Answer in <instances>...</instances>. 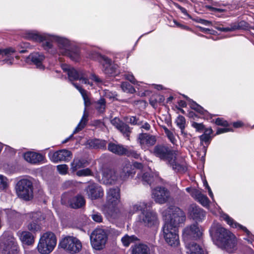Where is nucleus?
Instances as JSON below:
<instances>
[{"label": "nucleus", "instance_id": "1", "mask_svg": "<svg viewBox=\"0 0 254 254\" xmlns=\"http://www.w3.org/2000/svg\"><path fill=\"white\" fill-rule=\"evenodd\" d=\"M164 224L162 228L163 238L170 246L176 248L180 245L178 227L186 220L185 213L179 207L171 206L163 214Z\"/></svg>", "mask_w": 254, "mask_h": 254}, {"label": "nucleus", "instance_id": "2", "mask_svg": "<svg viewBox=\"0 0 254 254\" xmlns=\"http://www.w3.org/2000/svg\"><path fill=\"white\" fill-rule=\"evenodd\" d=\"M211 233L213 241L218 247L229 253L236 250L237 239L230 231L219 224H214L211 227Z\"/></svg>", "mask_w": 254, "mask_h": 254}, {"label": "nucleus", "instance_id": "3", "mask_svg": "<svg viewBox=\"0 0 254 254\" xmlns=\"http://www.w3.org/2000/svg\"><path fill=\"white\" fill-rule=\"evenodd\" d=\"M26 38L29 40L42 42L45 50L49 51L52 47V42H56L58 46L62 49L66 50L69 46V41L65 38L47 34H39L35 32H28Z\"/></svg>", "mask_w": 254, "mask_h": 254}, {"label": "nucleus", "instance_id": "4", "mask_svg": "<svg viewBox=\"0 0 254 254\" xmlns=\"http://www.w3.org/2000/svg\"><path fill=\"white\" fill-rule=\"evenodd\" d=\"M153 154L161 159L165 160L175 171L184 172L187 168L184 165L178 163L176 161V154L175 151L171 150L168 147L162 145H157L153 149Z\"/></svg>", "mask_w": 254, "mask_h": 254}, {"label": "nucleus", "instance_id": "5", "mask_svg": "<svg viewBox=\"0 0 254 254\" xmlns=\"http://www.w3.org/2000/svg\"><path fill=\"white\" fill-rule=\"evenodd\" d=\"M57 244L55 235L50 232L44 233L40 237L37 249L41 254H49L55 249Z\"/></svg>", "mask_w": 254, "mask_h": 254}, {"label": "nucleus", "instance_id": "6", "mask_svg": "<svg viewBox=\"0 0 254 254\" xmlns=\"http://www.w3.org/2000/svg\"><path fill=\"white\" fill-rule=\"evenodd\" d=\"M108 235L107 229L98 228L94 230L90 236L92 247L97 250L103 249L107 242Z\"/></svg>", "mask_w": 254, "mask_h": 254}, {"label": "nucleus", "instance_id": "7", "mask_svg": "<svg viewBox=\"0 0 254 254\" xmlns=\"http://www.w3.org/2000/svg\"><path fill=\"white\" fill-rule=\"evenodd\" d=\"M18 196L24 200H29L33 196V187L32 182L27 179L19 180L15 187Z\"/></svg>", "mask_w": 254, "mask_h": 254}, {"label": "nucleus", "instance_id": "8", "mask_svg": "<svg viewBox=\"0 0 254 254\" xmlns=\"http://www.w3.org/2000/svg\"><path fill=\"white\" fill-rule=\"evenodd\" d=\"M203 234L202 228L197 224H193L186 227L183 230L182 237L184 242H192L199 239Z\"/></svg>", "mask_w": 254, "mask_h": 254}, {"label": "nucleus", "instance_id": "9", "mask_svg": "<svg viewBox=\"0 0 254 254\" xmlns=\"http://www.w3.org/2000/svg\"><path fill=\"white\" fill-rule=\"evenodd\" d=\"M18 246L14 238L2 236L0 238V254H16Z\"/></svg>", "mask_w": 254, "mask_h": 254}, {"label": "nucleus", "instance_id": "10", "mask_svg": "<svg viewBox=\"0 0 254 254\" xmlns=\"http://www.w3.org/2000/svg\"><path fill=\"white\" fill-rule=\"evenodd\" d=\"M60 246L71 254L78 253L82 248L81 242L72 236H67L63 239L60 243Z\"/></svg>", "mask_w": 254, "mask_h": 254}, {"label": "nucleus", "instance_id": "11", "mask_svg": "<svg viewBox=\"0 0 254 254\" xmlns=\"http://www.w3.org/2000/svg\"><path fill=\"white\" fill-rule=\"evenodd\" d=\"M139 221L145 226L152 227L157 226L159 224V220L157 214L156 212L145 209L139 215Z\"/></svg>", "mask_w": 254, "mask_h": 254}, {"label": "nucleus", "instance_id": "12", "mask_svg": "<svg viewBox=\"0 0 254 254\" xmlns=\"http://www.w3.org/2000/svg\"><path fill=\"white\" fill-rule=\"evenodd\" d=\"M108 149L110 152L119 155H125L134 158L139 157V154L136 151L128 149L120 144L110 142L108 144Z\"/></svg>", "mask_w": 254, "mask_h": 254}, {"label": "nucleus", "instance_id": "13", "mask_svg": "<svg viewBox=\"0 0 254 254\" xmlns=\"http://www.w3.org/2000/svg\"><path fill=\"white\" fill-rule=\"evenodd\" d=\"M142 164L138 163H134L132 164L129 161H126L123 164V167L121 170L120 179L121 180H126L129 177H132L135 174V168H142Z\"/></svg>", "mask_w": 254, "mask_h": 254}, {"label": "nucleus", "instance_id": "14", "mask_svg": "<svg viewBox=\"0 0 254 254\" xmlns=\"http://www.w3.org/2000/svg\"><path fill=\"white\" fill-rule=\"evenodd\" d=\"M67 200L69 206L74 209L81 208L85 204V200L81 195L71 196L67 193L64 194L62 198V203H65Z\"/></svg>", "mask_w": 254, "mask_h": 254}, {"label": "nucleus", "instance_id": "15", "mask_svg": "<svg viewBox=\"0 0 254 254\" xmlns=\"http://www.w3.org/2000/svg\"><path fill=\"white\" fill-rule=\"evenodd\" d=\"M120 202V190L119 188H110L107 192V205L112 209Z\"/></svg>", "mask_w": 254, "mask_h": 254}, {"label": "nucleus", "instance_id": "16", "mask_svg": "<svg viewBox=\"0 0 254 254\" xmlns=\"http://www.w3.org/2000/svg\"><path fill=\"white\" fill-rule=\"evenodd\" d=\"M152 195L157 203L163 204L168 201L170 193L165 188L157 187L152 190Z\"/></svg>", "mask_w": 254, "mask_h": 254}, {"label": "nucleus", "instance_id": "17", "mask_svg": "<svg viewBox=\"0 0 254 254\" xmlns=\"http://www.w3.org/2000/svg\"><path fill=\"white\" fill-rule=\"evenodd\" d=\"M137 142L140 144L141 148L144 150L154 145L156 142V137L147 133H140L137 137Z\"/></svg>", "mask_w": 254, "mask_h": 254}, {"label": "nucleus", "instance_id": "18", "mask_svg": "<svg viewBox=\"0 0 254 254\" xmlns=\"http://www.w3.org/2000/svg\"><path fill=\"white\" fill-rule=\"evenodd\" d=\"M51 160L55 163L66 161L71 158L72 153L66 149H62L56 152L50 151L48 154Z\"/></svg>", "mask_w": 254, "mask_h": 254}, {"label": "nucleus", "instance_id": "19", "mask_svg": "<svg viewBox=\"0 0 254 254\" xmlns=\"http://www.w3.org/2000/svg\"><path fill=\"white\" fill-rule=\"evenodd\" d=\"M68 76L70 81L79 80H82V83L85 84L90 85L91 86L93 85V84L87 78V76L82 71H77L74 68L72 67L68 72Z\"/></svg>", "mask_w": 254, "mask_h": 254}, {"label": "nucleus", "instance_id": "20", "mask_svg": "<svg viewBox=\"0 0 254 254\" xmlns=\"http://www.w3.org/2000/svg\"><path fill=\"white\" fill-rule=\"evenodd\" d=\"M189 215L196 222H201L205 216V212L195 204H192L189 208Z\"/></svg>", "mask_w": 254, "mask_h": 254}, {"label": "nucleus", "instance_id": "21", "mask_svg": "<svg viewBox=\"0 0 254 254\" xmlns=\"http://www.w3.org/2000/svg\"><path fill=\"white\" fill-rule=\"evenodd\" d=\"M186 190L193 198L203 206H207L209 205V200L208 197L203 194L199 190L190 188H187Z\"/></svg>", "mask_w": 254, "mask_h": 254}, {"label": "nucleus", "instance_id": "22", "mask_svg": "<svg viewBox=\"0 0 254 254\" xmlns=\"http://www.w3.org/2000/svg\"><path fill=\"white\" fill-rule=\"evenodd\" d=\"M88 197L91 199H95L103 195V190L101 187L95 183L90 184L86 189Z\"/></svg>", "mask_w": 254, "mask_h": 254}, {"label": "nucleus", "instance_id": "23", "mask_svg": "<svg viewBox=\"0 0 254 254\" xmlns=\"http://www.w3.org/2000/svg\"><path fill=\"white\" fill-rule=\"evenodd\" d=\"M102 63L105 73L109 75H114L117 73V65L112 64L111 61L108 58L103 57L101 58Z\"/></svg>", "mask_w": 254, "mask_h": 254}, {"label": "nucleus", "instance_id": "24", "mask_svg": "<svg viewBox=\"0 0 254 254\" xmlns=\"http://www.w3.org/2000/svg\"><path fill=\"white\" fill-rule=\"evenodd\" d=\"M17 236L23 245L31 246L35 242V236L27 231H19Z\"/></svg>", "mask_w": 254, "mask_h": 254}, {"label": "nucleus", "instance_id": "25", "mask_svg": "<svg viewBox=\"0 0 254 254\" xmlns=\"http://www.w3.org/2000/svg\"><path fill=\"white\" fill-rule=\"evenodd\" d=\"M186 254H203L202 248L194 242H184Z\"/></svg>", "mask_w": 254, "mask_h": 254}, {"label": "nucleus", "instance_id": "26", "mask_svg": "<svg viewBox=\"0 0 254 254\" xmlns=\"http://www.w3.org/2000/svg\"><path fill=\"white\" fill-rule=\"evenodd\" d=\"M24 159L31 164H37L43 162L44 157L37 153L28 152L24 154Z\"/></svg>", "mask_w": 254, "mask_h": 254}, {"label": "nucleus", "instance_id": "27", "mask_svg": "<svg viewBox=\"0 0 254 254\" xmlns=\"http://www.w3.org/2000/svg\"><path fill=\"white\" fill-rule=\"evenodd\" d=\"M29 59L40 69H44L45 66L43 63L45 60V56L39 53H34L29 56Z\"/></svg>", "mask_w": 254, "mask_h": 254}, {"label": "nucleus", "instance_id": "28", "mask_svg": "<svg viewBox=\"0 0 254 254\" xmlns=\"http://www.w3.org/2000/svg\"><path fill=\"white\" fill-rule=\"evenodd\" d=\"M37 214L34 213L28 215L29 217H31L33 220L27 223L26 228L29 231H31L33 233H35L40 231L41 228V225L39 223L38 221L37 220H35V218H37Z\"/></svg>", "mask_w": 254, "mask_h": 254}, {"label": "nucleus", "instance_id": "29", "mask_svg": "<svg viewBox=\"0 0 254 254\" xmlns=\"http://www.w3.org/2000/svg\"><path fill=\"white\" fill-rule=\"evenodd\" d=\"M152 204V202H139L134 204L130 206L129 213L132 214L138 211H141V212L145 209H147L151 206Z\"/></svg>", "mask_w": 254, "mask_h": 254}, {"label": "nucleus", "instance_id": "30", "mask_svg": "<svg viewBox=\"0 0 254 254\" xmlns=\"http://www.w3.org/2000/svg\"><path fill=\"white\" fill-rule=\"evenodd\" d=\"M131 254H150L149 247L143 244H138L131 246Z\"/></svg>", "mask_w": 254, "mask_h": 254}, {"label": "nucleus", "instance_id": "31", "mask_svg": "<svg viewBox=\"0 0 254 254\" xmlns=\"http://www.w3.org/2000/svg\"><path fill=\"white\" fill-rule=\"evenodd\" d=\"M222 218L226 221L227 224L233 228L241 229L246 232L248 236L251 234V232L247 229V228L241 224H238L235 222L232 218L230 217L227 214H223L222 215Z\"/></svg>", "mask_w": 254, "mask_h": 254}, {"label": "nucleus", "instance_id": "32", "mask_svg": "<svg viewBox=\"0 0 254 254\" xmlns=\"http://www.w3.org/2000/svg\"><path fill=\"white\" fill-rule=\"evenodd\" d=\"M86 160L81 158H74L71 164V170L72 172L76 171L78 169L83 168L88 165Z\"/></svg>", "mask_w": 254, "mask_h": 254}, {"label": "nucleus", "instance_id": "33", "mask_svg": "<svg viewBox=\"0 0 254 254\" xmlns=\"http://www.w3.org/2000/svg\"><path fill=\"white\" fill-rule=\"evenodd\" d=\"M114 175V170L110 169H106L102 174V181L103 183L107 185L113 184V180L114 179H111Z\"/></svg>", "mask_w": 254, "mask_h": 254}, {"label": "nucleus", "instance_id": "34", "mask_svg": "<svg viewBox=\"0 0 254 254\" xmlns=\"http://www.w3.org/2000/svg\"><path fill=\"white\" fill-rule=\"evenodd\" d=\"M212 129L211 128H207L205 130V131L203 134L199 136L200 140V144L204 145V143L205 144L208 145L211 140V134L212 133Z\"/></svg>", "mask_w": 254, "mask_h": 254}, {"label": "nucleus", "instance_id": "35", "mask_svg": "<svg viewBox=\"0 0 254 254\" xmlns=\"http://www.w3.org/2000/svg\"><path fill=\"white\" fill-rule=\"evenodd\" d=\"M138 240L137 237L134 235H125L121 239L122 243L124 246L127 247L131 243H134Z\"/></svg>", "mask_w": 254, "mask_h": 254}, {"label": "nucleus", "instance_id": "36", "mask_svg": "<svg viewBox=\"0 0 254 254\" xmlns=\"http://www.w3.org/2000/svg\"><path fill=\"white\" fill-rule=\"evenodd\" d=\"M72 84L79 91V92L81 94L82 98L84 100L85 106L86 107L89 106L90 104V101L89 98H88L87 91L82 89L76 83L72 82Z\"/></svg>", "mask_w": 254, "mask_h": 254}, {"label": "nucleus", "instance_id": "37", "mask_svg": "<svg viewBox=\"0 0 254 254\" xmlns=\"http://www.w3.org/2000/svg\"><path fill=\"white\" fill-rule=\"evenodd\" d=\"M89 146L93 148L103 149L106 147V141L100 139H94L89 141Z\"/></svg>", "mask_w": 254, "mask_h": 254}, {"label": "nucleus", "instance_id": "38", "mask_svg": "<svg viewBox=\"0 0 254 254\" xmlns=\"http://www.w3.org/2000/svg\"><path fill=\"white\" fill-rule=\"evenodd\" d=\"M88 115L87 113L85 112V111L80 122L78 124L76 127L75 128L74 130L73 131V134L78 132L80 130H82L85 127L88 121Z\"/></svg>", "mask_w": 254, "mask_h": 254}, {"label": "nucleus", "instance_id": "39", "mask_svg": "<svg viewBox=\"0 0 254 254\" xmlns=\"http://www.w3.org/2000/svg\"><path fill=\"white\" fill-rule=\"evenodd\" d=\"M137 177L144 185H150L153 180V176L148 173H144L143 175L138 174Z\"/></svg>", "mask_w": 254, "mask_h": 254}, {"label": "nucleus", "instance_id": "40", "mask_svg": "<svg viewBox=\"0 0 254 254\" xmlns=\"http://www.w3.org/2000/svg\"><path fill=\"white\" fill-rule=\"evenodd\" d=\"M95 108L100 113H103L106 108V101L104 98H100L95 103Z\"/></svg>", "mask_w": 254, "mask_h": 254}, {"label": "nucleus", "instance_id": "41", "mask_svg": "<svg viewBox=\"0 0 254 254\" xmlns=\"http://www.w3.org/2000/svg\"><path fill=\"white\" fill-rule=\"evenodd\" d=\"M214 27L221 31L223 32H229V31H232L236 29H237L239 27V26L236 24H233L231 25L230 26L224 27L223 26H215Z\"/></svg>", "mask_w": 254, "mask_h": 254}, {"label": "nucleus", "instance_id": "42", "mask_svg": "<svg viewBox=\"0 0 254 254\" xmlns=\"http://www.w3.org/2000/svg\"><path fill=\"white\" fill-rule=\"evenodd\" d=\"M118 129L124 134L125 136L128 138L130 133V129L127 125L123 123Z\"/></svg>", "mask_w": 254, "mask_h": 254}, {"label": "nucleus", "instance_id": "43", "mask_svg": "<svg viewBox=\"0 0 254 254\" xmlns=\"http://www.w3.org/2000/svg\"><path fill=\"white\" fill-rule=\"evenodd\" d=\"M164 130L166 135H167L170 141L173 144H175L177 142V140L172 131L169 130L167 127H164Z\"/></svg>", "mask_w": 254, "mask_h": 254}, {"label": "nucleus", "instance_id": "44", "mask_svg": "<svg viewBox=\"0 0 254 254\" xmlns=\"http://www.w3.org/2000/svg\"><path fill=\"white\" fill-rule=\"evenodd\" d=\"M176 123L181 129H185L186 120L183 116L179 115L176 120Z\"/></svg>", "mask_w": 254, "mask_h": 254}, {"label": "nucleus", "instance_id": "45", "mask_svg": "<svg viewBox=\"0 0 254 254\" xmlns=\"http://www.w3.org/2000/svg\"><path fill=\"white\" fill-rule=\"evenodd\" d=\"M122 90L126 92L133 93L134 91L132 86L127 82H123L121 84Z\"/></svg>", "mask_w": 254, "mask_h": 254}, {"label": "nucleus", "instance_id": "46", "mask_svg": "<svg viewBox=\"0 0 254 254\" xmlns=\"http://www.w3.org/2000/svg\"><path fill=\"white\" fill-rule=\"evenodd\" d=\"M15 52L16 50L12 47H9L4 49H0V55L6 56L9 57V56L14 53Z\"/></svg>", "mask_w": 254, "mask_h": 254}, {"label": "nucleus", "instance_id": "47", "mask_svg": "<svg viewBox=\"0 0 254 254\" xmlns=\"http://www.w3.org/2000/svg\"><path fill=\"white\" fill-rule=\"evenodd\" d=\"M8 185L7 178L4 176L0 174V190L5 189Z\"/></svg>", "mask_w": 254, "mask_h": 254}, {"label": "nucleus", "instance_id": "48", "mask_svg": "<svg viewBox=\"0 0 254 254\" xmlns=\"http://www.w3.org/2000/svg\"><path fill=\"white\" fill-rule=\"evenodd\" d=\"M76 175L78 176H87L91 175V171L88 169H84L79 170L76 172Z\"/></svg>", "mask_w": 254, "mask_h": 254}, {"label": "nucleus", "instance_id": "49", "mask_svg": "<svg viewBox=\"0 0 254 254\" xmlns=\"http://www.w3.org/2000/svg\"><path fill=\"white\" fill-rule=\"evenodd\" d=\"M68 166L65 164L59 165L57 166V169L59 172L62 175H64L67 173Z\"/></svg>", "mask_w": 254, "mask_h": 254}, {"label": "nucleus", "instance_id": "50", "mask_svg": "<svg viewBox=\"0 0 254 254\" xmlns=\"http://www.w3.org/2000/svg\"><path fill=\"white\" fill-rule=\"evenodd\" d=\"M190 107L192 109L196 111L197 112L201 114H204V109L200 106L196 104L195 102L192 101V103L190 104Z\"/></svg>", "mask_w": 254, "mask_h": 254}, {"label": "nucleus", "instance_id": "51", "mask_svg": "<svg viewBox=\"0 0 254 254\" xmlns=\"http://www.w3.org/2000/svg\"><path fill=\"white\" fill-rule=\"evenodd\" d=\"M91 217L94 221L98 223L101 222L103 220L102 215L98 212H94L91 215Z\"/></svg>", "mask_w": 254, "mask_h": 254}, {"label": "nucleus", "instance_id": "52", "mask_svg": "<svg viewBox=\"0 0 254 254\" xmlns=\"http://www.w3.org/2000/svg\"><path fill=\"white\" fill-rule=\"evenodd\" d=\"M89 78L94 81L97 85H100L103 83V80L95 74H91Z\"/></svg>", "mask_w": 254, "mask_h": 254}, {"label": "nucleus", "instance_id": "53", "mask_svg": "<svg viewBox=\"0 0 254 254\" xmlns=\"http://www.w3.org/2000/svg\"><path fill=\"white\" fill-rule=\"evenodd\" d=\"M111 122L112 124L114 126H115L118 129L124 123L118 118H115L114 119L111 120Z\"/></svg>", "mask_w": 254, "mask_h": 254}, {"label": "nucleus", "instance_id": "54", "mask_svg": "<svg viewBox=\"0 0 254 254\" xmlns=\"http://www.w3.org/2000/svg\"><path fill=\"white\" fill-rule=\"evenodd\" d=\"M113 176L111 179H114V180H113V184L116 183H121L124 180H121L120 179V173L118 174L116 172L114 171V175Z\"/></svg>", "mask_w": 254, "mask_h": 254}, {"label": "nucleus", "instance_id": "55", "mask_svg": "<svg viewBox=\"0 0 254 254\" xmlns=\"http://www.w3.org/2000/svg\"><path fill=\"white\" fill-rule=\"evenodd\" d=\"M191 126L195 128L197 131H201L203 130L204 127L202 124L197 123L196 122H192Z\"/></svg>", "mask_w": 254, "mask_h": 254}, {"label": "nucleus", "instance_id": "56", "mask_svg": "<svg viewBox=\"0 0 254 254\" xmlns=\"http://www.w3.org/2000/svg\"><path fill=\"white\" fill-rule=\"evenodd\" d=\"M215 124L219 126H228V123L226 121L224 120L222 118H217L215 120Z\"/></svg>", "mask_w": 254, "mask_h": 254}, {"label": "nucleus", "instance_id": "57", "mask_svg": "<svg viewBox=\"0 0 254 254\" xmlns=\"http://www.w3.org/2000/svg\"><path fill=\"white\" fill-rule=\"evenodd\" d=\"M196 21L198 23H201V24H202L204 25H206V26H209V25H210L212 24V23L211 21H208V20H204V19H197L196 20Z\"/></svg>", "mask_w": 254, "mask_h": 254}, {"label": "nucleus", "instance_id": "58", "mask_svg": "<svg viewBox=\"0 0 254 254\" xmlns=\"http://www.w3.org/2000/svg\"><path fill=\"white\" fill-rule=\"evenodd\" d=\"M125 76H126V78L130 82H131L133 84L136 83V81L132 74H128L126 75Z\"/></svg>", "mask_w": 254, "mask_h": 254}, {"label": "nucleus", "instance_id": "59", "mask_svg": "<svg viewBox=\"0 0 254 254\" xmlns=\"http://www.w3.org/2000/svg\"><path fill=\"white\" fill-rule=\"evenodd\" d=\"M128 123L132 125H139V123L138 122V119H136L135 117H131L129 119Z\"/></svg>", "mask_w": 254, "mask_h": 254}, {"label": "nucleus", "instance_id": "60", "mask_svg": "<svg viewBox=\"0 0 254 254\" xmlns=\"http://www.w3.org/2000/svg\"><path fill=\"white\" fill-rule=\"evenodd\" d=\"M232 130L230 129V128H218L217 130V132H216V134H221V133H224V132H228V131H231Z\"/></svg>", "mask_w": 254, "mask_h": 254}, {"label": "nucleus", "instance_id": "61", "mask_svg": "<svg viewBox=\"0 0 254 254\" xmlns=\"http://www.w3.org/2000/svg\"><path fill=\"white\" fill-rule=\"evenodd\" d=\"M70 58L74 61H77L79 59V54L78 52H76L70 55Z\"/></svg>", "mask_w": 254, "mask_h": 254}, {"label": "nucleus", "instance_id": "62", "mask_svg": "<svg viewBox=\"0 0 254 254\" xmlns=\"http://www.w3.org/2000/svg\"><path fill=\"white\" fill-rule=\"evenodd\" d=\"M62 68L64 71H66L68 73L69 70H70L72 67L67 64H63L62 65Z\"/></svg>", "mask_w": 254, "mask_h": 254}, {"label": "nucleus", "instance_id": "63", "mask_svg": "<svg viewBox=\"0 0 254 254\" xmlns=\"http://www.w3.org/2000/svg\"><path fill=\"white\" fill-rule=\"evenodd\" d=\"M197 27L199 29V31L204 33H209V32L211 31L209 29L203 28L201 26H198Z\"/></svg>", "mask_w": 254, "mask_h": 254}, {"label": "nucleus", "instance_id": "64", "mask_svg": "<svg viewBox=\"0 0 254 254\" xmlns=\"http://www.w3.org/2000/svg\"><path fill=\"white\" fill-rule=\"evenodd\" d=\"M13 58H8L3 60V62L8 64H12L13 62Z\"/></svg>", "mask_w": 254, "mask_h": 254}]
</instances>
